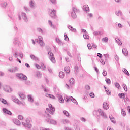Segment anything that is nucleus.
I'll return each mask as SVG.
<instances>
[{"label":"nucleus","instance_id":"nucleus-1","mask_svg":"<svg viewBox=\"0 0 130 130\" xmlns=\"http://www.w3.org/2000/svg\"><path fill=\"white\" fill-rule=\"evenodd\" d=\"M49 108H46L47 111L49 112L50 114H54V112L55 111V108L52 107V105L49 104H48Z\"/></svg>","mask_w":130,"mask_h":130},{"label":"nucleus","instance_id":"nucleus-2","mask_svg":"<svg viewBox=\"0 0 130 130\" xmlns=\"http://www.w3.org/2000/svg\"><path fill=\"white\" fill-rule=\"evenodd\" d=\"M98 111L100 116H102V117H103L104 119H106V118H107V116L106 115V114L105 113V112H104V111H103V110H102L101 109H99Z\"/></svg>","mask_w":130,"mask_h":130},{"label":"nucleus","instance_id":"nucleus-3","mask_svg":"<svg viewBox=\"0 0 130 130\" xmlns=\"http://www.w3.org/2000/svg\"><path fill=\"white\" fill-rule=\"evenodd\" d=\"M22 125H24L27 128H31L32 127V125L30 123V120L29 119H26L25 120V122H22Z\"/></svg>","mask_w":130,"mask_h":130},{"label":"nucleus","instance_id":"nucleus-4","mask_svg":"<svg viewBox=\"0 0 130 130\" xmlns=\"http://www.w3.org/2000/svg\"><path fill=\"white\" fill-rule=\"evenodd\" d=\"M48 54H49V58L50 60L53 63H55L56 61H55V58H54V54L52 53V52H49L48 53Z\"/></svg>","mask_w":130,"mask_h":130},{"label":"nucleus","instance_id":"nucleus-5","mask_svg":"<svg viewBox=\"0 0 130 130\" xmlns=\"http://www.w3.org/2000/svg\"><path fill=\"white\" fill-rule=\"evenodd\" d=\"M49 15L51 17V18H56V10L53 9H51L49 11Z\"/></svg>","mask_w":130,"mask_h":130},{"label":"nucleus","instance_id":"nucleus-6","mask_svg":"<svg viewBox=\"0 0 130 130\" xmlns=\"http://www.w3.org/2000/svg\"><path fill=\"white\" fill-rule=\"evenodd\" d=\"M3 88L5 92H7V93H11V92H12V88L11 87H10V86L4 85L3 86Z\"/></svg>","mask_w":130,"mask_h":130},{"label":"nucleus","instance_id":"nucleus-7","mask_svg":"<svg viewBox=\"0 0 130 130\" xmlns=\"http://www.w3.org/2000/svg\"><path fill=\"white\" fill-rule=\"evenodd\" d=\"M17 77H18L19 79H20L21 80H24L26 81V80H28L27 76H26L25 75H24L22 73L17 74Z\"/></svg>","mask_w":130,"mask_h":130},{"label":"nucleus","instance_id":"nucleus-8","mask_svg":"<svg viewBox=\"0 0 130 130\" xmlns=\"http://www.w3.org/2000/svg\"><path fill=\"white\" fill-rule=\"evenodd\" d=\"M21 16L23 21H24L25 23H28V21H29V20L28 19V17H27V14H26V13L24 12H22Z\"/></svg>","mask_w":130,"mask_h":130},{"label":"nucleus","instance_id":"nucleus-9","mask_svg":"<svg viewBox=\"0 0 130 130\" xmlns=\"http://www.w3.org/2000/svg\"><path fill=\"white\" fill-rule=\"evenodd\" d=\"M38 40L39 41V44L40 46H42V47H43L44 46V42H43V38L42 37L39 36L38 37Z\"/></svg>","mask_w":130,"mask_h":130},{"label":"nucleus","instance_id":"nucleus-10","mask_svg":"<svg viewBox=\"0 0 130 130\" xmlns=\"http://www.w3.org/2000/svg\"><path fill=\"white\" fill-rule=\"evenodd\" d=\"M3 111L4 113L8 114V115H12V112H11L10 110H8V109H7L6 108H3Z\"/></svg>","mask_w":130,"mask_h":130},{"label":"nucleus","instance_id":"nucleus-11","mask_svg":"<svg viewBox=\"0 0 130 130\" xmlns=\"http://www.w3.org/2000/svg\"><path fill=\"white\" fill-rule=\"evenodd\" d=\"M103 107L104 109L107 110V109H109V105L106 102H104Z\"/></svg>","mask_w":130,"mask_h":130},{"label":"nucleus","instance_id":"nucleus-12","mask_svg":"<svg viewBox=\"0 0 130 130\" xmlns=\"http://www.w3.org/2000/svg\"><path fill=\"white\" fill-rule=\"evenodd\" d=\"M46 121H47V122H49V123H51V124H56L57 123L55 120L52 119H46Z\"/></svg>","mask_w":130,"mask_h":130},{"label":"nucleus","instance_id":"nucleus-13","mask_svg":"<svg viewBox=\"0 0 130 130\" xmlns=\"http://www.w3.org/2000/svg\"><path fill=\"white\" fill-rule=\"evenodd\" d=\"M12 100L13 102H15V103H17V104H21V103H22V102H21V101H20L17 98L14 97L12 99Z\"/></svg>","mask_w":130,"mask_h":130},{"label":"nucleus","instance_id":"nucleus-14","mask_svg":"<svg viewBox=\"0 0 130 130\" xmlns=\"http://www.w3.org/2000/svg\"><path fill=\"white\" fill-rule=\"evenodd\" d=\"M13 122L14 123H15V124H16V125H20L21 124V122H20V121L17 119H14L13 120Z\"/></svg>","mask_w":130,"mask_h":130},{"label":"nucleus","instance_id":"nucleus-15","mask_svg":"<svg viewBox=\"0 0 130 130\" xmlns=\"http://www.w3.org/2000/svg\"><path fill=\"white\" fill-rule=\"evenodd\" d=\"M122 53L125 55V56H127L128 55V51L125 48H123Z\"/></svg>","mask_w":130,"mask_h":130},{"label":"nucleus","instance_id":"nucleus-16","mask_svg":"<svg viewBox=\"0 0 130 130\" xmlns=\"http://www.w3.org/2000/svg\"><path fill=\"white\" fill-rule=\"evenodd\" d=\"M83 11L88 12L89 11L90 8H89V6L88 5H84L82 7Z\"/></svg>","mask_w":130,"mask_h":130},{"label":"nucleus","instance_id":"nucleus-17","mask_svg":"<svg viewBox=\"0 0 130 130\" xmlns=\"http://www.w3.org/2000/svg\"><path fill=\"white\" fill-rule=\"evenodd\" d=\"M29 6L32 9H35V3L32 0H30L29 2Z\"/></svg>","mask_w":130,"mask_h":130},{"label":"nucleus","instance_id":"nucleus-18","mask_svg":"<svg viewBox=\"0 0 130 130\" xmlns=\"http://www.w3.org/2000/svg\"><path fill=\"white\" fill-rule=\"evenodd\" d=\"M68 29H69V30H70V31H71V32H76V31H77V30L76 29V28L73 27L72 26L69 25H68Z\"/></svg>","mask_w":130,"mask_h":130},{"label":"nucleus","instance_id":"nucleus-19","mask_svg":"<svg viewBox=\"0 0 130 130\" xmlns=\"http://www.w3.org/2000/svg\"><path fill=\"white\" fill-rule=\"evenodd\" d=\"M64 72L61 71L59 73V78H61V79H63L64 78Z\"/></svg>","mask_w":130,"mask_h":130},{"label":"nucleus","instance_id":"nucleus-20","mask_svg":"<svg viewBox=\"0 0 130 130\" xmlns=\"http://www.w3.org/2000/svg\"><path fill=\"white\" fill-rule=\"evenodd\" d=\"M13 43L15 45H19V44H20V42H19V40L18 39V38H15L14 39Z\"/></svg>","mask_w":130,"mask_h":130},{"label":"nucleus","instance_id":"nucleus-21","mask_svg":"<svg viewBox=\"0 0 130 130\" xmlns=\"http://www.w3.org/2000/svg\"><path fill=\"white\" fill-rule=\"evenodd\" d=\"M58 99L60 103H63V102H64V100L63 99V98H62V96L61 95H59Z\"/></svg>","mask_w":130,"mask_h":130},{"label":"nucleus","instance_id":"nucleus-22","mask_svg":"<svg viewBox=\"0 0 130 130\" xmlns=\"http://www.w3.org/2000/svg\"><path fill=\"white\" fill-rule=\"evenodd\" d=\"M105 91L107 93V95H111V92H109V89L104 86Z\"/></svg>","mask_w":130,"mask_h":130},{"label":"nucleus","instance_id":"nucleus-23","mask_svg":"<svg viewBox=\"0 0 130 130\" xmlns=\"http://www.w3.org/2000/svg\"><path fill=\"white\" fill-rule=\"evenodd\" d=\"M64 71L66 74L70 73V67H65Z\"/></svg>","mask_w":130,"mask_h":130},{"label":"nucleus","instance_id":"nucleus-24","mask_svg":"<svg viewBox=\"0 0 130 130\" xmlns=\"http://www.w3.org/2000/svg\"><path fill=\"white\" fill-rule=\"evenodd\" d=\"M71 17L73 19H76V18H77V14H76V12H71Z\"/></svg>","mask_w":130,"mask_h":130},{"label":"nucleus","instance_id":"nucleus-25","mask_svg":"<svg viewBox=\"0 0 130 130\" xmlns=\"http://www.w3.org/2000/svg\"><path fill=\"white\" fill-rule=\"evenodd\" d=\"M73 13H80V10L77 9V8L73 7L72 9Z\"/></svg>","mask_w":130,"mask_h":130},{"label":"nucleus","instance_id":"nucleus-26","mask_svg":"<svg viewBox=\"0 0 130 130\" xmlns=\"http://www.w3.org/2000/svg\"><path fill=\"white\" fill-rule=\"evenodd\" d=\"M110 119L113 123H115L116 122L115 121V118H113L111 116H109Z\"/></svg>","mask_w":130,"mask_h":130},{"label":"nucleus","instance_id":"nucleus-27","mask_svg":"<svg viewBox=\"0 0 130 130\" xmlns=\"http://www.w3.org/2000/svg\"><path fill=\"white\" fill-rule=\"evenodd\" d=\"M123 73H124V74H125L127 76H129V73H128V71H127V70H126V69L124 68L123 69Z\"/></svg>","mask_w":130,"mask_h":130},{"label":"nucleus","instance_id":"nucleus-28","mask_svg":"<svg viewBox=\"0 0 130 130\" xmlns=\"http://www.w3.org/2000/svg\"><path fill=\"white\" fill-rule=\"evenodd\" d=\"M28 101H30V102H34V100H33L32 96L30 95H28Z\"/></svg>","mask_w":130,"mask_h":130},{"label":"nucleus","instance_id":"nucleus-29","mask_svg":"<svg viewBox=\"0 0 130 130\" xmlns=\"http://www.w3.org/2000/svg\"><path fill=\"white\" fill-rule=\"evenodd\" d=\"M72 98L71 96L70 98L69 96H67L65 98V101L66 102H70V101H71Z\"/></svg>","mask_w":130,"mask_h":130},{"label":"nucleus","instance_id":"nucleus-30","mask_svg":"<svg viewBox=\"0 0 130 130\" xmlns=\"http://www.w3.org/2000/svg\"><path fill=\"white\" fill-rule=\"evenodd\" d=\"M46 97H49L50 98H52V99H54L55 98L54 95L52 94H46Z\"/></svg>","mask_w":130,"mask_h":130},{"label":"nucleus","instance_id":"nucleus-31","mask_svg":"<svg viewBox=\"0 0 130 130\" xmlns=\"http://www.w3.org/2000/svg\"><path fill=\"white\" fill-rule=\"evenodd\" d=\"M36 76L37 78H41V77H42V74H41L40 72H38L36 74Z\"/></svg>","mask_w":130,"mask_h":130},{"label":"nucleus","instance_id":"nucleus-32","mask_svg":"<svg viewBox=\"0 0 130 130\" xmlns=\"http://www.w3.org/2000/svg\"><path fill=\"white\" fill-rule=\"evenodd\" d=\"M0 101H1V102L2 103H3L4 104H7V101L4 99H3L2 98H0Z\"/></svg>","mask_w":130,"mask_h":130},{"label":"nucleus","instance_id":"nucleus-33","mask_svg":"<svg viewBox=\"0 0 130 130\" xmlns=\"http://www.w3.org/2000/svg\"><path fill=\"white\" fill-rule=\"evenodd\" d=\"M71 101L73 102V103H75V104H78L77 100L75 99V98H73V96H71Z\"/></svg>","mask_w":130,"mask_h":130},{"label":"nucleus","instance_id":"nucleus-34","mask_svg":"<svg viewBox=\"0 0 130 130\" xmlns=\"http://www.w3.org/2000/svg\"><path fill=\"white\" fill-rule=\"evenodd\" d=\"M63 114L67 117H69L70 116V114L66 110L63 111Z\"/></svg>","mask_w":130,"mask_h":130},{"label":"nucleus","instance_id":"nucleus-35","mask_svg":"<svg viewBox=\"0 0 130 130\" xmlns=\"http://www.w3.org/2000/svg\"><path fill=\"white\" fill-rule=\"evenodd\" d=\"M122 87L125 92H127V86H126V85L125 84H123L122 85Z\"/></svg>","mask_w":130,"mask_h":130},{"label":"nucleus","instance_id":"nucleus-36","mask_svg":"<svg viewBox=\"0 0 130 130\" xmlns=\"http://www.w3.org/2000/svg\"><path fill=\"white\" fill-rule=\"evenodd\" d=\"M119 98H123L125 97V94L124 93H119L118 95Z\"/></svg>","mask_w":130,"mask_h":130},{"label":"nucleus","instance_id":"nucleus-37","mask_svg":"<svg viewBox=\"0 0 130 130\" xmlns=\"http://www.w3.org/2000/svg\"><path fill=\"white\" fill-rule=\"evenodd\" d=\"M69 83H70V85H73L75 83V79L74 78H71L69 80Z\"/></svg>","mask_w":130,"mask_h":130},{"label":"nucleus","instance_id":"nucleus-38","mask_svg":"<svg viewBox=\"0 0 130 130\" xmlns=\"http://www.w3.org/2000/svg\"><path fill=\"white\" fill-rule=\"evenodd\" d=\"M83 37L84 39H89V38H90V37H89V35H88L86 34H83Z\"/></svg>","mask_w":130,"mask_h":130},{"label":"nucleus","instance_id":"nucleus-39","mask_svg":"<svg viewBox=\"0 0 130 130\" xmlns=\"http://www.w3.org/2000/svg\"><path fill=\"white\" fill-rule=\"evenodd\" d=\"M62 122L64 124H67L68 123H69V121H68V119H63L62 120Z\"/></svg>","mask_w":130,"mask_h":130},{"label":"nucleus","instance_id":"nucleus-40","mask_svg":"<svg viewBox=\"0 0 130 130\" xmlns=\"http://www.w3.org/2000/svg\"><path fill=\"white\" fill-rule=\"evenodd\" d=\"M12 72L13 73H16V72H18V68L17 67H13L12 68Z\"/></svg>","mask_w":130,"mask_h":130},{"label":"nucleus","instance_id":"nucleus-41","mask_svg":"<svg viewBox=\"0 0 130 130\" xmlns=\"http://www.w3.org/2000/svg\"><path fill=\"white\" fill-rule=\"evenodd\" d=\"M107 75V72H106V70H103V76H104V77H106Z\"/></svg>","mask_w":130,"mask_h":130},{"label":"nucleus","instance_id":"nucleus-42","mask_svg":"<svg viewBox=\"0 0 130 130\" xmlns=\"http://www.w3.org/2000/svg\"><path fill=\"white\" fill-rule=\"evenodd\" d=\"M121 112L123 116H125V115H126V113H125V111L123 109L121 110Z\"/></svg>","mask_w":130,"mask_h":130},{"label":"nucleus","instance_id":"nucleus-43","mask_svg":"<svg viewBox=\"0 0 130 130\" xmlns=\"http://www.w3.org/2000/svg\"><path fill=\"white\" fill-rule=\"evenodd\" d=\"M105 81H106V83H107L108 85H110L111 81L109 78L106 79Z\"/></svg>","mask_w":130,"mask_h":130},{"label":"nucleus","instance_id":"nucleus-44","mask_svg":"<svg viewBox=\"0 0 130 130\" xmlns=\"http://www.w3.org/2000/svg\"><path fill=\"white\" fill-rule=\"evenodd\" d=\"M115 86L116 88H117L118 89V90H119V88H120V85H119V83H115Z\"/></svg>","mask_w":130,"mask_h":130},{"label":"nucleus","instance_id":"nucleus-45","mask_svg":"<svg viewBox=\"0 0 130 130\" xmlns=\"http://www.w3.org/2000/svg\"><path fill=\"white\" fill-rule=\"evenodd\" d=\"M37 30L39 32V33H41L42 34L43 33V30H42L41 28H38Z\"/></svg>","mask_w":130,"mask_h":130},{"label":"nucleus","instance_id":"nucleus-46","mask_svg":"<svg viewBox=\"0 0 130 130\" xmlns=\"http://www.w3.org/2000/svg\"><path fill=\"white\" fill-rule=\"evenodd\" d=\"M8 5V4L6 2H5L4 3H2L1 6L3 8H6L7 7V5Z\"/></svg>","mask_w":130,"mask_h":130},{"label":"nucleus","instance_id":"nucleus-47","mask_svg":"<svg viewBox=\"0 0 130 130\" xmlns=\"http://www.w3.org/2000/svg\"><path fill=\"white\" fill-rule=\"evenodd\" d=\"M64 39L66 41H69V37H68V35H67V34L64 35Z\"/></svg>","mask_w":130,"mask_h":130},{"label":"nucleus","instance_id":"nucleus-48","mask_svg":"<svg viewBox=\"0 0 130 130\" xmlns=\"http://www.w3.org/2000/svg\"><path fill=\"white\" fill-rule=\"evenodd\" d=\"M102 41H104V42H107L108 41V38L105 37L102 39Z\"/></svg>","mask_w":130,"mask_h":130},{"label":"nucleus","instance_id":"nucleus-49","mask_svg":"<svg viewBox=\"0 0 130 130\" xmlns=\"http://www.w3.org/2000/svg\"><path fill=\"white\" fill-rule=\"evenodd\" d=\"M85 89L87 91H89V90H91V87H90V86L87 85L85 86Z\"/></svg>","mask_w":130,"mask_h":130},{"label":"nucleus","instance_id":"nucleus-50","mask_svg":"<svg viewBox=\"0 0 130 130\" xmlns=\"http://www.w3.org/2000/svg\"><path fill=\"white\" fill-rule=\"evenodd\" d=\"M48 22L50 26H51V27L54 29L55 27H54V25H52V22H51L50 20H49Z\"/></svg>","mask_w":130,"mask_h":130},{"label":"nucleus","instance_id":"nucleus-51","mask_svg":"<svg viewBox=\"0 0 130 130\" xmlns=\"http://www.w3.org/2000/svg\"><path fill=\"white\" fill-rule=\"evenodd\" d=\"M89 96L91 97V98H95V94H94V93L93 92H91L89 94Z\"/></svg>","mask_w":130,"mask_h":130},{"label":"nucleus","instance_id":"nucleus-52","mask_svg":"<svg viewBox=\"0 0 130 130\" xmlns=\"http://www.w3.org/2000/svg\"><path fill=\"white\" fill-rule=\"evenodd\" d=\"M18 119H19V120H22V119H23L24 118L23 117V116L19 115L18 116Z\"/></svg>","mask_w":130,"mask_h":130},{"label":"nucleus","instance_id":"nucleus-53","mask_svg":"<svg viewBox=\"0 0 130 130\" xmlns=\"http://www.w3.org/2000/svg\"><path fill=\"white\" fill-rule=\"evenodd\" d=\"M19 96L20 98H21V99H24L25 98V95L22 93L19 94Z\"/></svg>","mask_w":130,"mask_h":130},{"label":"nucleus","instance_id":"nucleus-54","mask_svg":"<svg viewBox=\"0 0 130 130\" xmlns=\"http://www.w3.org/2000/svg\"><path fill=\"white\" fill-rule=\"evenodd\" d=\"M35 66L36 68H37V69H38V70H40V69H41V66H40V65L35 64Z\"/></svg>","mask_w":130,"mask_h":130},{"label":"nucleus","instance_id":"nucleus-55","mask_svg":"<svg viewBox=\"0 0 130 130\" xmlns=\"http://www.w3.org/2000/svg\"><path fill=\"white\" fill-rule=\"evenodd\" d=\"M104 56L105 57V60H107V59L106 58H109V54H104Z\"/></svg>","mask_w":130,"mask_h":130},{"label":"nucleus","instance_id":"nucleus-56","mask_svg":"<svg viewBox=\"0 0 130 130\" xmlns=\"http://www.w3.org/2000/svg\"><path fill=\"white\" fill-rule=\"evenodd\" d=\"M75 72V73H77L79 70V67L77 66H76L74 68Z\"/></svg>","mask_w":130,"mask_h":130},{"label":"nucleus","instance_id":"nucleus-57","mask_svg":"<svg viewBox=\"0 0 130 130\" xmlns=\"http://www.w3.org/2000/svg\"><path fill=\"white\" fill-rule=\"evenodd\" d=\"M56 42H57V43H58L59 44H60L61 43V41H60V40H59V39L58 38H56Z\"/></svg>","mask_w":130,"mask_h":130},{"label":"nucleus","instance_id":"nucleus-58","mask_svg":"<svg viewBox=\"0 0 130 130\" xmlns=\"http://www.w3.org/2000/svg\"><path fill=\"white\" fill-rule=\"evenodd\" d=\"M100 62L102 63V64H103V66H104V64H105V62L104 61L103 59H101L100 60Z\"/></svg>","mask_w":130,"mask_h":130},{"label":"nucleus","instance_id":"nucleus-59","mask_svg":"<svg viewBox=\"0 0 130 130\" xmlns=\"http://www.w3.org/2000/svg\"><path fill=\"white\" fill-rule=\"evenodd\" d=\"M30 58H31V59H33L34 60H35V59H36V57H35V56L34 55H31Z\"/></svg>","mask_w":130,"mask_h":130},{"label":"nucleus","instance_id":"nucleus-60","mask_svg":"<svg viewBox=\"0 0 130 130\" xmlns=\"http://www.w3.org/2000/svg\"><path fill=\"white\" fill-rule=\"evenodd\" d=\"M99 34H100V31H94L93 32V35H99Z\"/></svg>","mask_w":130,"mask_h":130},{"label":"nucleus","instance_id":"nucleus-61","mask_svg":"<svg viewBox=\"0 0 130 130\" xmlns=\"http://www.w3.org/2000/svg\"><path fill=\"white\" fill-rule=\"evenodd\" d=\"M80 120H81V121H82L83 122H86V119H85V118H84V117H81V118H80Z\"/></svg>","mask_w":130,"mask_h":130},{"label":"nucleus","instance_id":"nucleus-62","mask_svg":"<svg viewBox=\"0 0 130 130\" xmlns=\"http://www.w3.org/2000/svg\"><path fill=\"white\" fill-rule=\"evenodd\" d=\"M118 28H123V25L120 23H118Z\"/></svg>","mask_w":130,"mask_h":130},{"label":"nucleus","instance_id":"nucleus-63","mask_svg":"<svg viewBox=\"0 0 130 130\" xmlns=\"http://www.w3.org/2000/svg\"><path fill=\"white\" fill-rule=\"evenodd\" d=\"M87 47H88V49H91L92 46H91L90 44H87Z\"/></svg>","mask_w":130,"mask_h":130},{"label":"nucleus","instance_id":"nucleus-64","mask_svg":"<svg viewBox=\"0 0 130 130\" xmlns=\"http://www.w3.org/2000/svg\"><path fill=\"white\" fill-rule=\"evenodd\" d=\"M97 56L100 57V58H101L102 57V54H101V53H98L97 54Z\"/></svg>","mask_w":130,"mask_h":130}]
</instances>
